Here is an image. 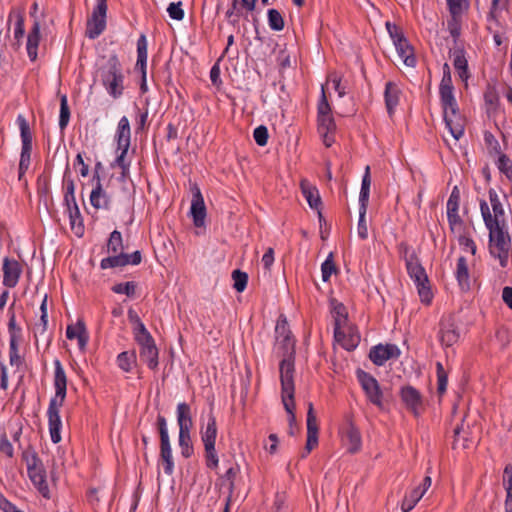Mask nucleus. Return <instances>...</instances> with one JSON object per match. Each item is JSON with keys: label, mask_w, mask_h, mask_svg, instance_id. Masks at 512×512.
<instances>
[{"label": "nucleus", "mask_w": 512, "mask_h": 512, "mask_svg": "<svg viewBox=\"0 0 512 512\" xmlns=\"http://www.w3.org/2000/svg\"><path fill=\"white\" fill-rule=\"evenodd\" d=\"M440 102L443 109V119L447 129L455 140H459L465 131V119L459 112L457 101L454 97V87L450 67L443 65V76L439 85Z\"/></svg>", "instance_id": "obj_1"}, {"label": "nucleus", "mask_w": 512, "mask_h": 512, "mask_svg": "<svg viewBox=\"0 0 512 512\" xmlns=\"http://www.w3.org/2000/svg\"><path fill=\"white\" fill-rule=\"evenodd\" d=\"M54 379L53 385L55 388V394L50 399L49 406L47 409L48 417V428L51 441L57 444L61 441V428L62 421L60 417V409L64 404L67 394V376L59 359H55L54 362Z\"/></svg>", "instance_id": "obj_2"}, {"label": "nucleus", "mask_w": 512, "mask_h": 512, "mask_svg": "<svg viewBox=\"0 0 512 512\" xmlns=\"http://www.w3.org/2000/svg\"><path fill=\"white\" fill-rule=\"evenodd\" d=\"M489 231V250L493 257L499 260L501 267L508 264L511 252V238L507 223L485 224Z\"/></svg>", "instance_id": "obj_3"}, {"label": "nucleus", "mask_w": 512, "mask_h": 512, "mask_svg": "<svg viewBox=\"0 0 512 512\" xmlns=\"http://www.w3.org/2000/svg\"><path fill=\"white\" fill-rule=\"evenodd\" d=\"M295 358H282L279 365L280 382H281V398L286 412L289 414V422L292 424L295 421Z\"/></svg>", "instance_id": "obj_4"}, {"label": "nucleus", "mask_w": 512, "mask_h": 512, "mask_svg": "<svg viewBox=\"0 0 512 512\" xmlns=\"http://www.w3.org/2000/svg\"><path fill=\"white\" fill-rule=\"evenodd\" d=\"M99 72L101 82L108 94L113 98L120 97L124 91V75L117 55H111Z\"/></svg>", "instance_id": "obj_5"}, {"label": "nucleus", "mask_w": 512, "mask_h": 512, "mask_svg": "<svg viewBox=\"0 0 512 512\" xmlns=\"http://www.w3.org/2000/svg\"><path fill=\"white\" fill-rule=\"evenodd\" d=\"M22 459L26 464L28 477L34 487L44 498L49 499L50 489L46 469L36 451L32 448L26 449L22 453Z\"/></svg>", "instance_id": "obj_6"}, {"label": "nucleus", "mask_w": 512, "mask_h": 512, "mask_svg": "<svg viewBox=\"0 0 512 512\" xmlns=\"http://www.w3.org/2000/svg\"><path fill=\"white\" fill-rule=\"evenodd\" d=\"M317 130L323 144L326 147H331L335 142L336 123L326 97L324 85H322L321 97L317 105Z\"/></svg>", "instance_id": "obj_7"}, {"label": "nucleus", "mask_w": 512, "mask_h": 512, "mask_svg": "<svg viewBox=\"0 0 512 512\" xmlns=\"http://www.w3.org/2000/svg\"><path fill=\"white\" fill-rule=\"evenodd\" d=\"M218 434L216 418L212 410L207 414L206 423L200 428V436L204 445V457L207 468L215 470L219 466V457L215 449Z\"/></svg>", "instance_id": "obj_8"}, {"label": "nucleus", "mask_w": 512, "mask_h": 512, "mask_svg": "<svg viewBox=\"0 0 512 512\" xmlns=\"http://www.w3.org/2000/svg\"><path fill=\"white\" fill-rule=\"evenodd\" d=\"M407 273L413 280L421 303L430 305L433 299V293L429 284V279L425 269L420 264L419 259L406 264Z\"/></svg>", "instance_id": "obj_9"}, {"label": "nucleus", "mask_w": 512, "mask_h": 512, "mask_svg": "<svg viewBox=\"0 0 512 512\" xmlns=\"http://www.w3.org/2000/svg\"><path fill=\"white\" fill-rule=\"evenodd\" d=\"M114 138L117 144L116 152L118 154L111 166L121 167L130 165V162L126 160V155L131 143V128L129 119L126 116L120 118Z\"/></svg>", "instance_id": "obj_10"}, {"label": "nucleus", "mask_w": 512, "mask_h": 512, "mask_svg": "<svg viewBox=\"0 0 512 512\" xmlns=\"http://www.w3.org/2000/svg\"><path fill=\"white\" fill-rule=\"evenodd\" d=\"M16 122L20 130V137L22 142L18 173V178L21 180L28 170L31 162L32 133L26 118L22 114L17 116Z\"/></svg>", "instance_id": "obj_11"}, {"label": "nucleus", "mask_w": 512, "mask_h": 512, "mask_svg": "<svg viewBox=\"0 0 512 512\" xmlns=\"http://www.w3.org/2000/svg\"><path fill=\"white\" fill-rule=\"evenodd\" d=\"M157 427L160 435L159 462L163 465L164 473L171 476L174 472V460L167 428L166 418L162 415L157 417Z\"/></svg>", "instance_id": "obj_12"}, {"label": "nucleus", "mask_w": 512, "mask_h": 512, "mask_svg": "<svg viewBox=\"0 0 512 512\" xmlns=\"http://www.w3.org/2000/svg\"><path fill=\"white\" fill-rule=\"evenodd\" d=\"M489 201L492 208L490 211L489 205L485 200H480V211L485 224H498L507 223L505 218V211L497 192L493 189H489Z\"/></svg>", "instance_id": "obj_13"}, {"label": "nucleus", "mask_w": 512, "mask_h": 512, "mask_svg": "<svg viewBox=\"0 0 512 512\" xmlns=\"http://www.w3.org/2000/svg\"><path fill=\"white\" fill-rule=\"evenodd\" d=\"M276 349L283 358H295V339L292 337L286 319H279L275 327Z\"/></svg>", "instance_id": "obj_14"}, {"label": "nucleus", "mask_w": 512, "mask_h": 512, "mask_svg": "<svg viewBox=\"0 0 512 512\" xmlns=\"http://www.w3.org/2000/svg\"><path fill=\"white\" fill-rule=\"evenodd\" d=\"M14 303L9 309L8 333H9V363L11 366H20L22 364L19 355L18 345L22 340V328L16 323L15 313L12 311Z\"/></svg>", "instance_id": "obj_15"}, {"label": "nucleus", "mask_w": 512, "mask_h": 512, "mask_svg": "<svg viewBox=\"0 0 512 512\" xmlns=\"http://www.w3.org/2000/svg\"><path fill=\"white\" fill-rule=\"evenodd\" d=\"M357 379L369 402L379 409H383V392L378 381L372 375L363 370L357 371Z\"/></svg>", "instance_id": "obj_16"}, {"label": "nucleus", "mask_w": 512, "mask_h": 512, "mask_svg": "<svg viewBox=\"0 0 512 512\" xmlns=\"http://www.w3.org/2000/svg\"><path fill=\"white\" fill-rule=\"evenodd\" d=\"M399 395L407 410L415 417L421 415L423 411V396L419 390L411 385H405L401 387Z\"/></svg>", "instance_id": "obj_17"}, {"label": "nucleus", "mask_w": 512, "mask_h": 512, "mask_svg": "<svg viewBox=\"0 0 512 512\" xmlns=\"http://www.w3.org/2000/svg\"><path fill=\"white\" fill-rule=\"evenodd\" d=\"M2 272V284L6 288H14L17 286L21 278V275L23 273V267L18 260L14 258L5 257L2 261Z\"/></svg>", "instance_id": "obj_18"}, {"label": "nucleus", "mask_w": 512, "mask_h": 512, "mask_svg": "<svg viewBox=\"0 0 512 512\" xmlns=\"http://www.w3.org/2000/svg\"><path fill=\"white\" fill-rule=\"evenodd\" d=\"M438 338L444 347H451L458 342L460 332L452 316L441 319Z\"/></svg>", "instance_id": "obj_19"}, {"label": "nucleus", "mask_w": 512, "mask_h": 512, "mask_svg": "<svg viewBox=\"0 0 512 512\" xmlns=\"http://www.w3.org/2000/svg\"><path fill=\"white\" fill-rule=\"evenodd\" d=\"M106 8L95 7L86 24V36L96 39L106 28Z\"/></svg>", "instance_id": "obj_20"}, {"label": "nucleus", "mask_w": 512, "mask_h": 512, "mask_svg": "<svg viewBox=\"0 0 512 512\" xmlns=\"http://www.w3.org/2000/svg\"><path fill=\"white\" fill-rule=\"evenodd\" d=\"M148 42L147 38L144 34H141L137 40V61L135 65V70L141 73V85L140 89L142 93L147 92V82H146V74H147V56H148Z\"/></svg>", "instance_id": "obj_21"}, {"label": "nucleus", "mask_w": 512, "mask_h": 512, "mask_svg": "<svg viewBox=\"0 0 512 512\" xmlns=\"http://www.w3.org/2000/svg\"><path fill=\"white\" fill-rule=\"evenodd\" d=\"M192 201L190 213L196 227H202L205 223L206 206L200 188L194 184L191 188Z\"/></svg>", "instance_id": "obj_22"}, {"label": "nucleus", "mask_w": 512, "mask_h": 512, "mask_svg": "<svg viewBox=\"0 0 512 512\" xmlns=\"http://www.w3.org/2000/svg\"><path fill=\"white\" fill-rule=\"evenodd\" d=\"M460 204V192L458 187H454L446 204L447 219L452 231L458 230L462 227L463 221L458 214Z\"/></svg>", "instance_id": "obj_23"}, {"label": "nucleus", "mask_w": 512, "mask_h": 512, "mask_svg": "<svg viewBox=\"0 0 512 512\" xmlns=\"http://www.w3.org/2000/svg\"><path fill=\"white\" fill-rule=\"evenodd\" d=\"M400 355L399 348L394 344L376 345L369 352L370 360L378 366H382L391 358H397Z\"/></svg>", "instance_id": "obj_24"}, {"label": "nucleus", "mask_w": 512, "mask_h": 512, "mask_svg": "<svg viewBox=\"0 0 512 512\" xmlns=\"http://www.w3.org/2000/svg\"><path fill=\"white\" fill-rule=\"evenodd\" d=\"M331 314L334 320V337H342V329L347 327L348 312L343 303L336 299L330 300Z\"/></svg>", "instance_id": "obj_25"}, {"label": "nucleus", "mask_w": 512, "mask_h": 512, "mask_svg": "<svg viewBox=\"0 0 512 512\" xmlns=\"http://www.w3.org/2000/svg\"><path fill=\"white\" fill-rule=\"evenodd\" d=\"M318 423L314 414L313 404L309 403L307 412V441L306 450L310 453L318 445Z\"/></svg>", "instance_id": "obj_26"}, {"label": "nucleus", "mask_w": 512, "mask_h": 512, "mask_svg": "<svg viewBox=\"0 0 512 512\" xmlns=\"http://www.w3.org/2000/svg\"><path fill=\"white\" fill-rule=\"evenodd\" d=\"M342 440L347 451L351 454L357 453L362 447L360 431L353 423H349L345 427Z\"/></svg>", "instance_id": "obj_27"}, {"label": "nucleus", "mask_w": 512, "mask_h": 512, "mask_svg": "<svg viewBox=\"0 0 512 512\" xmlns=\"http://www.w3.org/2000/svg\"><path fill=\"white\" fill-rule=\"evenodd\" d=\"M89 200L92 207L97 210H109L111 207V198L109 194L103 189L101 181L95 183V186L90 193Z\"/></svg>", "instance_id": "obj_28"}, {"label": "nucleus", "mask_w": 512, "mask_h": 512, "mask_svg": "<svg viewBox=\"0 0 512 512\" xmlns=\"http://www.w3.org/2000/svg\"><path fill=\"white\" fill-rule=\"evenodd\" d=\"M41 25L38 20H35L33 22V25L28 33L27 36V44H26V50L28 57L31 61H36L38 56V47L40 43L41 38Z\"/></svg>", "instance_id": "obj_29"}, {"label": "nucleus", "mask_w": 512, "mask_h": 512, "mask_svg": "<svg viewBox=\"0 0 512 512\" xmlns=\"http://www.w3.org/2000/svg\"><path fill=\"white\" fill-rule=\"evenodd\" d=\"M401 89L395 82L389 81L385 85L384 99L387 112L390 116L393 115L396 107L399 104Z\"/></svg>", "instance_id": "obj_30"}, {"label": "nucleus", "mask_w": 512, "mask_h": 512, "mask_svg": "<svg viewBox=\"0 0 512 512\" xmlns=\"http://www.w3.org/2000/svg\"><path fill=\"white\" fill-rule=\"evenodd\" d=\"M455 277L458 282V285L462 291L470 290V273L468 268L467 259L464 256H460L457 259L456 269H455Z\"/></svg>", "instance_id": "obj_31"}, {"label": "nucleus", "mask_w": 512, "mask_h": 512, "mask_svg": "<svg viewBox=\"0 0 512 512\" xmlns=\"http://www.w3.org/2000/svg\"><path fill=\"white\" fill-rule=\"evenodd\" d=\"M66 337L69 340L77 339L79 348L84 350L88 342V334L84 323L78 321L75 325H68L66 328Z\"/></svg>", "instance_id": "obj_32"}, {"label": "nucleus", "mask_w": 512, "mask_h": 512, "mask_svg": "<svg viewBox=\"0 0 512 512\" xmlns=\"http://www.w3.org/2000/svg\"><path fill=\"white\" fill-rule=\"evenodd\" d=\"M394 46L403 63L407 67H415L417 61L414 54V48L410 45L409 41L407 39L398 40V43Z\"/></svg>", "instance_id": "obj_33"}, {"label": "nucleus", "mask_w": 512, "mask_h": 512, "mask_svg": "<svg viewBox=\"0 0 512 512\" xmlns=\"http://www.w3.org/2000/svg\"><path fill=\"white\" fill-rule=\"evenodd\" d=\"M177 415V424L179 426V430H191L193 427V420L191 416V408L185 403L181 402L177 405L176 408Z\"/></svg>", "instance_id": "obj_34"}, {"label": "nucleus", "mask_w": 512, "mask_h": 512, "mask_svg": "<svg viewBox=\"0 0 512 512\" xmlns=\"http://www.w3.org/2000/svg\"><path fill=\"white\" fill-rule=\"evenodd\" d=\"M342 333V337H335V339L343 346L344 349L348 351L354 350L360 342V335L358 332L347 325L346 328L342 329Z\"/></svg>", "instance_id": "obj_35"}, {"label": "nucleus", "mask_w": 512, "mask_h": 512, "mask_svg": "<svg viewBox=\"0 0 512 512\" xmlns=\"http://www.w3.org/2000/svg\"><path fill=\"white\" fill-rule=\"evenodd\" d=\"M503 486L506 492L505 512H512V464H508L504 469Z\"/></svg>", "instance_id": "obj_36"}, {"label": "nucleus", "mask_w": 512, "mask_h": 512, "mask_svg": "<svg viewBox=\"0 0 512 512\" xmlns=\"http://www.w3.org/2000/svg\"><path fill=\"white\" fill-rule=\"evenodd\" d=\"M140 359L147 364L149 369L156 370L159 365V351L156 345L139 349Z\"/></svg>", "instance_id": "obj_37"}, {"label": "nucleus", "mask_w": 512, "mask_h": 512, "mask_svg": "<svg viewBox=\"0 0 512 512\" xmlns=\"http://www.w3.org/2000/svg\"><path fill=\"white\" fill-rule=\"evenodd\" d=\"M453 65L462 80H466L469 77L468 62L464 50L457 49L453 52Z\"/></svg>", "instance_id": "obj_38"}, {"label": "nucleus", "mask_w": 512, "mask_h": 512, "mask_svg": "<svg viewBox=\"0 0 512 512\" xmlns=\"http://www.w3.org/2000/svg\"><path fill=\"white\" fill-rule=\"evenodd\" d=\"M301 190L309 206L313 209H317L321 204V198L318 190L311 186L307 181L301 182Z\"/></svg>", "instance_id": "obj_39"}, {"label": "nucleus", "mask_w": 512, "mask_h": 512, "mask_svg": "<svg viewBox=\"0 0 512 512\" xmlns=\"http://www.w3.org/2000/svg\"><path fill=\"white\" fill-rule=\"evenodd\" d=\"M137 364L135 351H124L117 356V365L124 372H131Z\"/></svg>", "instance_id": "obj_40"}, {"label": "nucleus", "mask_w": 512, "mask_h": 512, "mask_svg": "<svg viewBox=\"0 0 512 512\" xmlns=\"http://www.w3.org/2000/svg\"><path fill=\"white\" fill-rule=\"evenodd\" d=\"M69 220H70V226L73 233L81 237L84 234L85 227L83 224V218L81 216L79 208H74L72 210L67 211Z\"/></svg>", "instance_id": "obj_41"}, {"label": "nucleus", "mask_w": 512, "mask_h": 512, "mask_svg": "<svg viewBox=\"0 0 512 512\" xmlns=\"http://www.w3.org/2000/svg\"><path fill=\"white\" fill-rule=\"evenodd\" d=\"M128 265L126 254L123 252L116 253L112 256L103 258L100 262V268L105 270L109 268L123 267Z\"/></svg>", "instance_id": "obj_42"}, {"label": "nucleus", "mask_w": 512, "mask_h": 512, "mask_svg": "<svg viewBox=\"0 0 512 512\" xmlns=\"http://www.w3.org/2000/svg\"><path fill=\"white\" fill-rule=\"evenodd\" d=\"M190 431L191 430H179L178 435V444L181 449V455L186 459L190 458L194 451Z\"/></svg>", "instance_id": "obj_43"}, {"label": "nucleus", "mask_w": 512, "mask_h": 512, "mask_svg": "<svg viewBox=\"0 0 512 512\" xmlns=\"http://www.w3.org/2000/svg\"><path fill=\"white\" fill-rule=\"evenodd\" d=\"M371 186L370 167L366 166L364 175L362 177L361 189L359 194V205L368 206L369 195Z\"/></svg>", "instance_id": "obj_44"}, {"label": "nucleus", "mask_w": 512, "mask_h": 512, "mask_svg": "<svg viewBox=\"0 0 512 512\" xmlns=\"http://www.w3.org/2000/svg\"><path fill=\"white\" fill-rule=\"evenodd\" d=\"M423 496V491H420V487H416L413 490H411L407 495H405L404 499L402 500V511L410 512Z\"/></svg>", "instance_id": "obj_45"}, {"label": "nucleus", "mask_w": 512, "mask_h": 512, "mask_svg": "<svg viewBox=\"0 0 512 512\" xmlns=\"http://www.w3.org/2000/svg\"><path fill=\"white\" fill-rule=\"evenodd\" d=\"M123 249V240L122 234L118 230H114L111 232L108 242H107V252L116 254L122 252Z\"/></svg>", "instance_id": "obj_46"}, {"label": "nucleus", "mask_w": 512, "mask_h": 512, "mask_svg": "<svg viewBox=\"0 0 512 512\" xmlns=\"http://www.w3.org/2000/svg\"><path fill=\"white\" fill-rule=\"evenodd\" d=\"M447 6L450 15H455L456 17H463L465 12L469 8L468 0H447Z\"/></svg>", "instance_id": "obj_47"}, {"label": "nucleus", "mask_w": 512, "mask_h": 512, "mask_svg": "<svg viewBox=\"0 0 512 512\" xmlns=\"http://www.w3.org/2000/svg\"><path fill=\"white\" fill-rule=\"evenodd\" d=\"M469 433L464 429L463 424L454 429V447L461 446L463 449L470 447Z\"/></svg>", "instance_id": "obj_48"}, {"label": "nucleus", "mask_w": 512, "mask_h": 512, "mask_svg": "<svg viewBox=\"0 0 512 512\" xmlns=\"http://www.w3.org/2000/svg\"><path fill=\"white\" fill-rule=\"evenodd\" d=\"M436 374H437V392L439 395H443L447 390L448 374L444 369L441 362H436Z\"/></svg>", "instance_id": "obj_49"}, {"label": "nucleus", "mask_w": 512, "mask_h": 512, "mask_svg": "<svg viewBox=\"0 0 512 512\" xmlns=\"http://www.w3.org/2000/svg\"><path fill=\"white\" fill-rule=\"evenodd\" d=\"M70 120V108L68 105V99L66 95L60 97V115H59V127L64 130Z\"/></svg>", "instance_id": "obj_50"}, {"label": "nucleus", "mask_w": 512, "mask_h": 512, "mask_svg": "<svg viewBox=\"0 0 512 512\" xmlns=\"http://www.w3.org/2000/svg\"><path fill=\"white\" fill-rule=\"evenodd\" d=\"M268 25L274 31H281L284 29V19L280 12L276 9L268 10Z\"/></svg>", "instance_id": "obj_51"}, {"label": "nucleus", "mask_w": 512, "mask_h": 512, "mask_svg": "<svg viewBox=\"0 0 512 512\" xmlns=\"http://www.w3.org/2000/svg\"><path fill=\"white\" fill-rule=\"evenodd\" d=\"M496 166L512 183V160L506 154H500Z\"/></svg>", "instance_id": "obj_52"}, {"label": "nucleus", "mask_w": 512, "mask_h": 512, "mask_svg": "<svg viewBox=\"0 0 512 512\" xmlns=\"http://www.w3.org/2000/svg\"><path fill=\"white\" fill-rule=\"evenodd\" d=\"M327 83H331L333 89L337 92L340 98L346 95V87L342 85V77L337 72H330L327 78Z\"/></svg>", "instance_id": "obj_53"}, {"label": "nucleus", "mask_w": 512, "mask_h": 512, "mask_svg": "<svg viewBox=\"0 0 512 512\" xmlns=\"http://www.w3.org/2000/svg\"><path fill=\"white\" fill-rule=\"evenodd\" d=\"M367 206L359 207V220L357 225V234L360 239L365 240L368 237V227L366 223Z\"/></svg>", "instance_id": "obj_54"}, {"label": "nucleus", "mask_w": 512, "mask_h": 512, "mask_svg": "<svg viewBox=\"0 0 512 512\" xmlns=\"http://www.w3.org/2000/svg\"><path fill=\"white\" fill-rule=\"evenodd\" d=\"M232 279L234 281L233 287L237 292H243L246 289L248 282V275L240 270L232 272Z\"/></svg>", "instance_id": "obj_55"}, {"label": "nucleus", "mask_w": 512, "mask_h": 512, "mask_svg": "<svg viewBox=\"0 0 512 512\" xmlns=\"http://www.w3.org/2000/svg\"><path fill=\"white\" fill-rule=\"evenodd\" d=\"M336 272V265L333 261V255L330 253L321 265L322 280L329 281L331 275Z\"/></svg>", "instance_id": "obj_56"}, {"label": "nucleus", "mask_w": 512, "mask_h": 512, "mask_svg": "<svg viewBox=\"0 0 512 512\" xmlns=\"http://www.w3.org/2000/svg\"><path fill=\"white\" fill-rule=\"evenodd\" d=\"M136 283L133 281H128L124 283L115 284L112 287V291L116 294H125L128 297H132L135 294Z\"/></svg>", "instance_id": "obj_57"}, {"label": "nucleus", "mask_w": 512, "mask_h": 512, "mask_svg": "<svg viewBox=\"0 0 512 512\" xmlns=\"http://www.w3.org/2000/svg\"><path fill=\"white\" fill-rule=\"evenodd\" d=\"M450 16V19L447 21V27L450 35L456 40L461 34L462 17Z\"/></svg>", "instance_id": "obj_58"}, {"label": "nucleus", "mask_w": 512, "mask_h": 512, "mask_svg": "<svg viewBox=\"0 0 512 512\" xmlns=\"http://www.w3.org/2000/svg\"><path fill=\"white\" fill-rule=\"evenodd\" d=\"M398 251H399V254L400 256L404 259L405 261V265L408 263V262H412L416 259H418L414 249L412 247H410L407 243L405 242H401L399 245H398Z\"/></svg>", "instance_id": "obj_59"}, {"label": "nucleus", "mask_w": 512, "mask_h": 512, "mask_svg": "<svg viewBox=\"0 0 512 512\" xmlns=\"http://www.w3.org/2000/svg\"><path fill=\"white\" fill-rule=\"evenodd\" d=\"M0 453L8 458L14 457V448L5 432L0 434Z\"/></svg>", "instance_id": "obj_60"}, {"label": "nucleus", "mask_w": 512, "mask_h": 512, "mask_svg": "<svg viewBox=\"0 0 512 512\" xmlns=\"http://www.w3.org/2000/svg\"><path fill=\"white\" fill-rule=\"evenodd\" d=\"M253 137H254L255 142L259 146H265L268 142V137H269L267 127L264 125H260V126L256 127L253 132Z\"/></svg>", "instance_id": "obj_61"}, {"label": "nucleus", "mask_w": 512, "mask_h": 512, "mask_svg": "<svg viewBox=\"0 0 512 512\" xmlns=\"http://www.w3.org/2000/svg\"><path fill=\"white\" fill-rule=\"evenodd\" d=\"M167 12L173 20L181 21L184 18V10L182 9V2L170 3Z\"/></svg>", "instance_id": "obj_62"}, {"label": "nucleus", "mask_w": 512, "mask_h": 512, "mask_svg": "<svg viewBox=\"0 0 512 512\" xmlns=\"http://www.w3.org/2000/svg\"><path fill=\"white\" fill-rule=\"evenodd\" d=\"M386 29H387L391 39L393 40L394 45L396 43H398V40L406 39L402 30L396 24L386 22Z\"/></svg>", "instance_id": "obj_63"}, {"label": "nucleus", "mask_w": 512, "mask_h": 512, "mask_svg": "<svg viewBox=\"0 0 512 512\" xmlns=\"http://www.w3.org/2000/svg\"><path fill=\"white\" fill-rule=\"evenodd\" d=\"M459 245L467 252H470L472 255H475L477 247L472 238L467 235H459L458 237Z\"/></svg>", "instance_id": "obj_64"}]
</instances>
